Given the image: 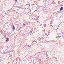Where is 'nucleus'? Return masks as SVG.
I'll return each mask as SVG.
<instances>
[{
    "label": "nucleus",
    "instance_id": "nucleus-3",
    "mask_svg": "<svg viewBox=\"0 0 64 64\" xmlns=\"http://www.w3.org/2000/svg\"><path fill=\"white\" fill-rule=\"evenodd\" d=\"M8 41H9V38H7L6 42H7Z\"/></svg>",
    "mask_w": 64,
    "mask_h": 64
},
{
    "label": "nucleus",
    "instance_id": "nucleus-5",
    "mask_svg": "<svg viewBox=\"0 0 64 64\" xmlns=\"http://www.w3.org/2000/svg\"><path fill=\"white\" fill-rule=\"evenodd\" d=\"M16 1H17V0H16Z\"/></svg>",
    "mask_w": 64,
    "mask_h": 64
},
{
    "label": "nucleus",
    "instance_id": "nucleus-4",
    "mask_svg": "<svg viewBox=\"0 0 64 64\" xmlns=\"http://www.w3.org/2000/svg\"><path fill=\"white\" fill-rule=\"evenodd\" d=\"M23 25H25V24H23Z\"/></svg>",
    "mask_w": 64,
    "mask_h": 64
},
{
    "label": "nucleus",
    "instance_id": "nucleus-6",
    "mask_svg": "<svg viewBox=\"0 0 64 64\" xmlns=\"http://www.w3.org/2000/svg\"><path fill=\"white\" fill-rule=\"evenodd\" d=\"M32 31H31V33H32Z\"/></svg>",
    "mask_w": 64,
    "mask_h": 64
},
{
    "label": "nucleus",
    "instance_id": "nucleus-2",
    "mask_svg": "<svg viewBox=\"0 0 64 64\" xmlns=\"http://www.w3.org/2000/svg\"><path fill=\"white\" fill-rule=\"evenodd\" d=\"M61 8H60V11H62V10H63V7H61Z\"/></svg>",
    "mask_w": 64,
    "mask_h": 64
},
{
    "label": "nucleus",
    "instance_id": "nucleus-1",
    "mask_svg": "<svg viewBox=\"0 0 64 64\" xmlns=\"http://www.w3.org/2000/svg\"><path fill=\"white\" fill-rule=\"evenodd\" d=\"M13 27L12 28V29L13 31H14L15 30V27L14 26H13Z\"/></svg>",
    "mask_w": 64,
    "mask_h": 64
},
{
    "label": "nucleus",
    "instance_id": "nucleus-7",
    "mask_svg": "<svg viewBox=\"0 0 64 64\" xmlns=\"http://www.w3.org/2000/svg\"><path fill=\"white\" fill-rule=\"evenodd\" d=\"M9 10H8V11H9Z\"/></svg>",
    "mask_w": 64,
    "mask_h": 64
}]
</instances>
